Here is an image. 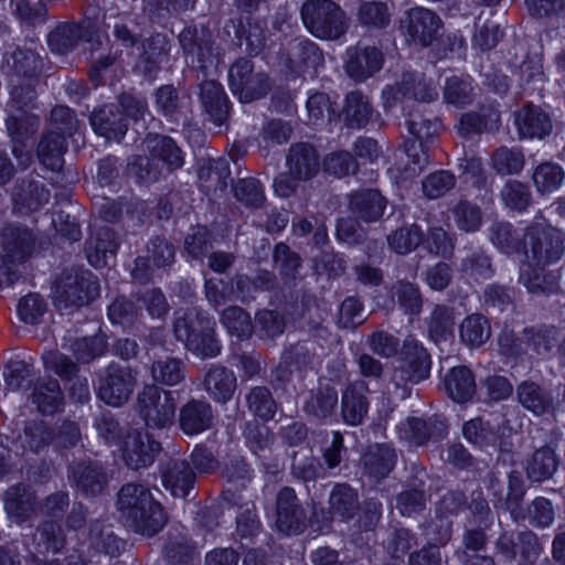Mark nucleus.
Segmentation results:
<instances>
[{
	"mask_svg": "<svg viewBox=\"0 0 565 565\" xmlns=\"http://www.w3.org/2000/svg\"><path fill=\"white\" fill-rule=\"evenodd\" d=\"M383 63V53L375 46L355 45L345 52V72L350 78L359 83L377 73Z\"/></svg>",
	"mask_w": 565,
	"mask_h": 565,
	"instance_id": "nucleus-15",
	"label": "nucleus"
},
{
	"mask_svg": "<svg viewBox=\"0 0 565 565\" xmlns=\"http://www.w3.org/2000/svg\"><path fill=\"white\" fill-rule=\"evenodd\" d=\"M170 44L162 34H154L143 43V51L139 56L138 65L149 77L154 76L162 63L168 61Z\"/></svg>",
	"mask_w": 565,
	"mask_h": 565,
	"instance_id": "nucleus-37",
	"label": "nucleus"
},
{
	"mask_svg": "<svg viewBox=\"0 0 565 565\" xmlns=\"http://www.w3.org/2000/svg\"><path fill=\"white\" fill-rule=\"evenodd\" d=\"M34 236L25 226H7L1 234L2 256L12 265L23 263L32 253Z\"/></svg>",
	"mask_w": 565,
	"mask_h": 565,
	"instance_id": "nucleus-21",
	"label": "nucleus"
},
{
	"mask_svg": "<svg viewBox=\"0 0 565 565\" xmlns=\"http://www.w3.org/2000/svg\"><path fill=\"white\" fill-rule=\"evenodd\" d=\"M30 398L39 413L53 415L63 405L64 394L57 380H40L34 384Z\"/></svg>",
	"mask_w": 565,
	"mask_h": 565,
	"instance_id": "nucleus-36",
	"label": "nucleus"
},
{
	"mask_svg": "<svg viewBox=\"0 0 565 565\" xmlns=\"http://www.w3.org/2000/svg\"><path fill=\"white\" fill-rule=\"evenodd\" d=\"M85 35L86 29L83 23L65 21L57 23L50 31L46 42L53 53L64 55L75 50Z\"/></svg>",
	"mask_w": 565,
	"mask_h": 565,
	"instance_id": "nucleus-31",
	"label": "nucleus"
},
{
	"mask_svg": "<svg viewBox=\"0 0 565 565\" xmlns=\"http://www.w3.org/2000/svg\"><path fill=\"white\" fill-rule=\"evenodd\" d=\"M147 148L156 162L162 161L171 169H178L183 163L181 150L170 137L157 135L148 138Z\"/></svg>",
	"mask_w": 565,
	"mask_h": 565,
	"instance_id": "nucleus-48",
	"label": "nucleus"
},
{
	"mask_svg": "<svg viewBox=\"0 0 565 565\" xmlns=\"http://www.w3.org/2000/svg\"><path fill=\"white\" fill-rule=\"evenodd\" d=\"M525 164L523 152L519 148H498L491 157V167L498 174H519Z\"/></svg>",
	"mask_w": 565,
	"mask_h": 565,
	"instance_id": "nucleus-52",
	"label": "nucleus"
},
{
	"mask_svg": "<svg viewBox=\"0 0 565 565\" xmlns=\"http://www.w3.org/2000/svg\"><path fill=\"white\" fill-rule=\"evenodd\" d=\"M490 241L507 255L522 253V238L510 223L497 222L489 228Z\"/></svg>",
	"mask_w": 565,
	"mask_h": 565,
	"instance_id": "nucleus-57",
	"label": "nucleus"
},
{
	"mask_svg": "<svg viewBox=\"0 0 565 565\" xmlns=\"http://www.w3.org/2000/svg\"><path fill=\"white\" fill-rule=\"evenodd\" d=\"M454 309L437 305L427 320V332L435 343L447 342L454 338L455 330Z\"/></svg>",
	"mask_w": 565,
	"mask_h": 565,
	"instance_id": "nucleus-40",
	"label": "nucleus"
},
{
	"mask_svg": "<svg viewBox=\"0 0 565 565\" xmlns=\"http://www.w3.org/2000/svg\"><path fill=\"white\" fill-rule=\"evenodd\" d=\"M199 88L204 111L215 126H222L230 114V100L223 86L213 79H206L199 85Z\"/></svg>",
	"mask_w": 565,
	"mask_h": 565,
	"instance_id": "nucleus-25",
	"label": "nucleus"
},
{
	"mask_svg": "<svg viewBox=\"0 0 565 565\" xmlns=\"http://www.w3.org/2000/svg\"><path fill=\"white\" fill-rule=\"evenodd\" d=\"M248 409L264 420L271 419L276 413V403L265 386L253 387L246 395Z\"/></svg>",
	"mask_w": 565,
	"mask_h": 565,
	"instance_id": "nucleus-63",
	"label": "nucleus"
},
{
	"mask_svg": "<svg viewBox=\"0 0 565 565\" xmlns=\"http://www.w3.org/2000/svg\"><path fill=\"white\" fill-rule=\"evenodd\" d=\"M430 356L427 350L413 337L403 345L402 366L394 371L393 382L399 386L407 382L417 383L429 375Z\"/></svg>",
	"mask_w": 565,
	"mask_h": 565,
	"instance_id": "nucleus-11",
	"label": "nucleus"
},
{
	"mask_svg": "<svg viewBox=\"0 0 565 565\" xmlns=\"http://www.w3.org/2000/svg\"><path fill=\"white\" fill-rule=\"evenodd\" d=\"M6 126L13 142L22 145L38 130L39 118L31 113L9 114Z\"/></svg>",
	"mask_w": 565,
	"mask_h": 565,
	"instance_id": "nucleus-61",
	"label": "nucleus"
},
{
	"mask_svg": "<svg viewBox=\"0 0 565 565\" xmlns=\"http://www.w3.org/2000/svg\"><path fill=\"white\" fill-rule=\"evenodd\" d=\"M338 402L337 390L329 384H320L317 388L309 391L302 409L309 417L323 420L334 413Z\"/></svg>",
	"mask_w": 565,
	"mask_h": 565,
	"instance_id": "nucleus-32",
	"label": "nucleus"
},
{
	"mask_svg": "<svg viewBox=\"0 0 565 565\" xmlns=\"http://www.w3.org/2000/svg\"><path fill=\"white\" fill-rule=\"evenodd\" d=\"M501 199L507 207L521 212L531 204L532 193L525 183L509 180L501 190Z\"/></svg>",
	"mask_w": 565,
	"mask_h": 565,
	"instance_id": "nucleus-64",
	"label": "nucleus"
},
{
	"mask_svg": "<svg viewBox=\"0 0 565 565\" xmlns=\"http://www.w3.org/2000/svg\"><path fill=\"white\" fill-rule=\"evenodd\" d=\"M73 476L78 489L85 494H98L107 483L104 469L94 462L78 463L73 470Z\"/></svg>",
	"mask_w": 565,
	"mask_h": 565,
	"instance_id": "nucleus-44",
	"label": "nucleus"
},
{
	"mask_svg": "<svg viewBox=\"0 0 565 565\" xmlns=\"http://www.w3.org/2000/svg\"><path fill=\"white\" fill-rule=\"evenodd\" d=\"M401 26L408 41L426 47L437 40L441 20L434 11L415 7L405 12V17L401 20Z\"/></svg>",
	"mask_w": 565,
	"mask_h": 565,
	"instance_id": "nucleus-10",
	"label": "nucleus"
},
{
	"mask_svg": "<svg viewBox=\"0 0 565 565\" xmlns=\"http://www.w3.org/2000/svg\"><path fill=\"white\" fill-rule=\"evenodd\" d=\"M331 513L342 520L352 519L359 509L358 492L345 483L334 486L329 498Z\"/></svg>",
	"mask_w": 565,
	"mask_h": 565,
	"instance_id": "nucleus-45",
	"label": "nucleus"
},
{
	"mask_svg": "<svg viewBox=\"0 0 565 565\" xmlns=\"http://www.w3.org/2000/svg\"><path fill=\"white\" fill-rule=\"evenodd\" d=\"M323 64V54L309 39H297L288 44L287 65L295 73L317 70Z\"/></svg>",
	"mask_w": 565,
	"mask_h": 565,
	"instance_id": "nucleus-28",
	"label": "nucleus"
},
{
	"mask_svg": "<svg viewBox=\"0 0 565 565\" xmlns=\"http://www.w3.org/2000/svg\"><path fill=\"white\" fill-rule=\"evenodd\" d=\"M286 167L289 173L302 180L309 181L320 170V157L315 147L307 142L292 145L286 156Z\"/></svg>",
	"mask_w": 565,
	"mask_h": 565,
	"instance_id": "nucleus-22",
	"label": "nucleus"
},
{
	"mask_svg": "<svg viewBox=\"0 0 565 565\" xmlns=\"http://www.w3.org/2000/svg\"><path fill=\"white\" fill-rule=\"evenodd\" d=\"M160 450L158 441L138 430L128 431L121 443V457L132 470L150 466Z\"/></svg>",
	"mask_w": 565,
	"mask_h": 565,
	"instance_id": "nucleus-13",
	"label": "nucleus"
},
{
	"mask_svg": "<svg viewBox=\"0 0 565 565\" xmlns=\"http://www.w3.org/2000/svg\"><path fill=\"white\" fill-rule=\"evenodd\" d=\"M516 397L521 406L534 416L555 417L565 403V385L551 390L527 380L516 386Z\"/></svg>",
	"mask_w": 565,
	"mask_h": 565,
	"instance_id": "nucleus-7",
	"label": "nucleus"
},
{
	"mask_svg": "<svg viewBox=\"0 0 565 565\" xmlns=\"http://www.w3.org/2000/svg\"><path fill=\"white\" fill-rule=\"evenodd\" d=\"M397 93L403 97L428 103L438 97L436 88L426 82L423 74L412 72L403 74L397 84Z\"/></svg>",
	"mask_w": 565,
	"mask_h": 565,
	"instance_id": "nucleus-46",
	"label": "nucleus"
},
{
	"mask_svg": "<svg viewBox=\"0 0 565 565\" xmlns=\"http://www.w3.org/2000/svg\"><path fill=\"white\" fill-rule=\"evenodd\" d=\"M306 513L292 488L285 487L276 500V526L279 532L296 535L303 531Z\"/></svg>",
	"mask_w": 565,
	"mask_h": 565,
	"instance_id": "nucleus-14",
	"label": "nucleus"
},
{
	"mask_svg": "<svg viewBox=\"0 0 565 565\" xmlns=\"http://www.w3.org/2000/svg\"><path fill=\"white\" fill-rule=\"evenodd\" d=\"M89 121L94 131L108 140H120L128 129L127 119L119 106L115 104L95 109Z\"/></svg>",
	"mask_w": 565,
	"mask_h": 565,
	"instance_id": "nucleus-26",
	"label": "nucleus"
},
{
	"mask_svg": "<svg viewBox=\"0 0 565 565\" xmlns=\"http://www.w3.org/2000/svg\"><path fill=\"white\" fill-rule=\"evenodd\" d=\"M563 233L548 224L543 217H536L522 236V254L535 265H551L558 262L565 252Z\"/></svg>",
	"mask_w": 565,
	"mask_h": 565,
	"instance_id": "nucleus-4",
	"label": "nucleus"
},
{
	"mask_svg": "<svg viewBox=\"0 0 565 565\" xmlns=\"http://www.w3.org/2000/svg\"><path fill=\"white\" fill-rule=\"evenodd\" d=\"M221 322L231 335L238 339L248 338L253 331L250 316L241 307L231 306L223 310Z\"/></svg>",
	"mask_w": 565,
	"mask_h": 565,
	"instance_id": "nucleus-60",
	"label": "nucleus"
},
{
	"mask_svg": "<svg viewBox=\"0 0 565 565\" xmlns=\"http://www.w3.org/2000/svg\"><path fill=\"white\" fill-rule=\"evenodd\" d=\"M515 125L523 138H543L552 131L550 117L536 106H524L515 115Z\"/></svg>",
	"mask_w": 565,
	"mask_h": 565,
	"instance_id": "nucleus-35",
	"label": "nucleus"
},
{
	"mask_svg": "<svg viewBox=\"0 0 565 565\" xmlns=\"http://www.w3.org/2000/svg\"><path fill=\"white\" fill-rule=\"evenodd\" d=\"M558 460L551 447H541L535 450L527 461V478L533 482H542L551 479L557 471Z\"/></svg>",
	"mask_w": 565,
	"mask_h": 565,
	"instance_id": "nucleus-42",
	"label": "nucleus"
},
{
	"mask_svg": "<svg viewBox=\"0 0 565 565\" xmlns=\"http://www.w3.org/2000/svg\"><path fill=\"white\" fill-rule=\"evenodd\" d=\"M43 62L38 52L29 47H14L3 54L1 72L12 79L33 78L42 71Z\"/></svg>",
	"mask_w": 565,
	"mask_h": 565,
	"instance_id": "nucleus-18",
	"label": "nucleus"
},
{
	"mask_svg": "<svg viewBox=\"0 0 565 565\" xmlns=\"http://www.w3.org/2000/svg\"><path fill=\"white\" fill-rule=\"evenodd\" d=\"M179 427L189 436L201 434L213 426L214 413L203 398H190L179 411Z\"/></svg>",
	"mask_w": 565,
	"mask_h": 565,
	"instance_id": "nucleus-19",
	"label": "nucleus"
},
{
	"mask_svg": "<svg viewBox=\"0 0 565 565\" xmlns=\"http://www.w3.org/2000/svg\"><path fill=\"white\" fill-rule=\"evenodd\" d=\"M99 294L94 274L83 268L64 270L54 281L52 298L58 310H73L88 305Z\"/></svg>",
	"mask_w": 565,
	"mask_h": 565,
	"instance_id": "nucleus-5",
	"label": "nucleus"
},
{
	"mask_svg": "<svg viewBox=\"0 0 565 565\" xmlns=\"http://www.w3.org/2000/svg\"><path fill=\"white\" fill-rule=\"evenodd\" d=\"M90 545L108 555H116L124 548V542L113 532L111 526L94 522L89 529Z\"/></svg>",
	"mask_w": 565,
	"mask_h": 565,
	"instance_id": "nucleus-58",
	"label": "nucleus"
},
{
	"mask_svg": "<svg viewBox=\"0 0 565 565\" xmlns=\"http://www.w3.org/2000/svg\"><path fill=\"white\" fill-rule=\"evenodd\" d=\"M369 385L363 380L348 384L341 397V414L345 424L361 425L369 412Z\"/></svg>",
	"mask_w": 565,
	"mask_h": 565,
	"instance_id": "nucleus-20",
	"label": "nucleus"
},
{
	"mask_svg": "<svg viewBox=\"0 0 565 565\" xmlns=\"http://www.w3.org/2000/svg\"><path fill=\"white\" fill-rule=\"evenodd\" d=\"M358 21L367 29H384L391 22V11L385 2H362L358 10Z\"/></svg>",
	"mask_w": 565,
	"mask_h": 565,
	"instance_id": "nucleus-56",
	"label": "nucleus"
},
{
	"mask_svg": "<svg viewBox=\"0 0 565 565\" xmlns=\"http://www.w3.org/2000/svg\"><path fill=\"white\" fill-rule=\"evenodd\" d=\"M385 207L386 200L377 190H361L350 196V211L358 218L367 223L380 220Z\"/></svg>",
	"mask_w": 565,
	"mask_h": 565,
	"instance_id": "nucleus-34",
	"label": "nucleus"
},
{
	"mask_svg": "<svg viewBox=\"0 0 565 565\" xmlns=\"http://www.w3.org/2000/svg\"><path fill=\"white\" fill-rule=\"evenodd\" d=\"M273 257L286 284L295 282L299 278L301 258L297 253L292 252L288 245L285 243L277 244Z\"/></svg>",
	"mask_w": 565,
	"mask_h": 565,
	"instance_id": "nucleus-55",
	"label": "nucleus"
},
{
	"mask_svg": "<svg viewBox=\"0 0 565 565\" xmlns=\"http://www.w3.org/2000/svg\"><path fill=\"white\" fill-rule=\"evenodd\" d=\"M500 125V114L492 107H481L478 111L461 114L457 130L461 137L469 138L483 131H494Z\"/></svg>",
	"mask_w": 565,
	"mask_h": 565,
	"instance_id": "nucleus-33",
	"label": "nucleus"
},
{
	"mask_svg": "<svg viewBox=\"0 0 565 565\" xmlns=\"http://www.w3.org/2000/svg\"><path fill=\"white\" fill-rule=\"evenodd\" d=\"M461 340L470 347H481L491 335V327L482 315H471L459 327Z\"/></svg>",
	"mask_w": 565,
	"mask_h": 565,
	"instance_id": "nucleus-50",
	"label": "nucleus"
},
{
	"mask_svg": "<svg viewBox=\"0 0 565 565\" xmlns=\"http://www.w3.org/2000/svg\"><path fill=\"white\" fill-rule=\"evenodd\" d=\"M397 452L391 444H375L367 448L361 457L363 473L372 482L379 483L394 469Z\"/></svg>",
	"mask_w": 565,
	"mask_h": 565,
	"instance_id": "nucleus-17",
	"label": "nucleus"
},
{
	"mask_svg": "<svg viewBox=\"0 0 565 565\" xmlns=\"http://www.w3.org/2000/svg\"><path fill=\"white\" fill-rule=\"evenodd\" d=\"M457 227L465 233L478 232L482 225L481 209L468 201L460 200L451 210Z\"/></svg>",
	"mask_w": 565,
	"mask_h": 565,
	"instance_id": "nucleus-59",
	"label": "nucleus"
},
{
	"mask_svg": "<svg viewBox=\"0 0 565 565\" xmlns=\"http://www.w3.org/2000/svg\"><path fill=\"white\" fill-rule=\"evenodd\" d=\"M525 492L526 490L522 473L518 470H512L508 477V494L505 499V505L515 522L524 519V512L521 509V503Z\"/></svg>",
	"mask_w": 565,
	"mask_h": 565,
	"instance_id": "nucleus-62",
	"label": "nucleus"
},
{
	"mask_svg": "<svg viewBox=\"0 0 565 565\" xmlns=\"http://www.w3.org/2000/svg\"><path fill=\"white\" fill-rule=\"evenodd\" d=\"M228 85L241 102L250 103L264 97L270 89L267 74L255 71L247 58L236 60L228 70Z\"/></svg>",
	"mask_w": 565,
	"mask_h": 565,
	"instance_id": "nucleus-8",
	"label": "nucleus"
},
{
	"mask_svg": "<svg viewBox=\"0 0 565 565\" xmlns=\"http://www.w3.org/2000/svg\"><path fill=\"white\" fill-rule=\"evenodd\" d=\"M117 508L127 525L143 535H154L167 523L161 504L143 484L122 486L117 495Z\"/></svg>",
	"mask_w": 565,
	"mask_h": 565,
	"instance_id": "nucleus-1",
	"label": "nucleus"
},
{
	"mask_svg": "<svg viewBox=\"0 0 565 565\" xmlns=\"http://www.w3.org/2000/svg\"><path fill=\"white\" fill-rule=\"evenodd\" d=\"M55 439V429L45 420H26L22 431L15 438V446L22 452L40 454Z\"/></svg>",
	"mask_w": 565,
	"mask_h": 565,
	"instance_id": "nucleus-24",
	"label": "nucleus"
},
{
	"mask_svg": "<svg viewBox=\"0 0 565 565\" xmlns=\"http://www.w3.org/2000/svg\"><path fill=\"white\" fill-rule=\"evenodd\" d=\"M65 150V137L54 130H49L40 140L36 152L45 168L56 171L63 166Z\"/></svg>",
	"mask_w": 565,
	"mask_h": 565,
	"instance_id": "nucleus-39",
	"label": "nucleus"
},
{
	"mask_svg": "<svg viewBox=\"0 0 565 565\" xmlns=\"http://www.w3.org/2000/svg\"><path fill=\"white\" fill-rule=\"evenodd\" d=\"M179 42L192 66L205 70L213 63V41L209 29L185 28L179 35Z\"/></svg>",
	"mask_w": 565,
	"mask_h": 565,
	"instance_id": "nucleus-16",
	"label": "nucleus"
},
{
	"mask_svg": "<svg viewBox=\"0 0 565 565\" xmlns=\"http://www.w3.org/2000/svg\"><path fill=\"white\" fill-rule=\"evenodd\" d=\"M119 247L115 232L108 226L95 228L86 242V256L89 264L96 268L107 265L108 258L114 257Z\"/></svg>",
	"mask_w": 565,
	"mask_h": 565,
	"instance_id": "nucleus-27",
	"label": "nucleus"
},
{
	"mask_svg": "<svg viewBox=\"0 0 565 565\" xmlns=\"http://www.w3.org/2000/svg\"><path fill=\"white\" fill-rule=\"evenodd\" d=\"M137 412L148 428L170 427L175 416V401L172 392L156 385H146L138 394Z\"/></svg>",
	"mask_w": 565,
	"mask_h": 565,
	"instance_id": "nucleus-6",
	"label": "nucleus"
},
{
	"mask_svg": "<svg viewBox=\"0 0 565 565\" xmlns=\"http://www.w3.org/2000/svg\"><path fill=\"white\" fill-rule=\"evenodd\" d=\"M203 388L213 401L225 404L235 393L236 376L232 370L212 364L204 375Z\"/></svg>",
	"mask_w": 565,
	"mask_h": 565,
	"instance_id": "nucleus-29",
	"label": "nucleus"
},
{
	"mask_svg": "<svg viewBox=\"0 0 565 565\" xmlns=\"http://www.w3.org/2000/svg\"><path fill=\"white\" fill-rule=\"evenodd\" d=\"M565 180L564 169L556 162L545 161L533 169L532 181L542 195L556 192Z\"/></svg>",
	"mask_w": 565,
	"mask_h": 565,
	"instance_id": "nucleus-41",
	"label": "nucleus"
},
{
	"mask_svg": "<svg viewBox=\"0 0 565 565\" xmlns=\"http://www.w3.org/2000/svg\"><path fill=\"white\" fill-rule=\"evenodd\" d=\"M423 242L424 232L417 224L399 227L387 235L390 248L399 255L411 253Z\"/></svg>",
	"mask_w": 565,
	"mask_h": 565,
	"instance_id": "nucleus-49",
	"label": "nucleus"
},
{
	"mask_svg": "<svg viewBox=\"0 0 565 565\" xmlns=\"http://www.w3.org/2000/svg\"><path fill=\"white\" fill-rule=\"evenodd\" d=\"M215 321L202 310L190 308L178 311L173 322L177 340L202 359L215 358L221 352L218 341L214 335Z\"/></svg>",
	"mask_w": 565,
	"mask_h": 565,
	"instance_id": "nucleus-2",
	"label": "nucleus"
},
{
	"mask_svg": "<svg viewBox=\"0 0 565 565\" xmlns=\"http://www.w3.org/2000/svg\"><path fill=\"white\" fill-rule=\"evenodd\" d=\"M462 434L467 441L481 449L497 445L498 435L495 429L481 418H473L465 423Z\"/></svg>",
	"mask_w": 565,
	"mask_h": 565,
	"instance_id": "nucleus-54",
	"label": "nucleus"
},
{
	"mask_svg": "<svg viewBox=\"0 0 565 565\" xmlns=\"http://www.w3.org/2000/svg\"><path fill=\"white\" fill-rule=\"evenodd\" d=\"M136 386V376L129 366L111 363L99 376L98 397L110 406L125 404Z\"/></svg>",
	"mask_w": 565,
	"mask_h": 565,
	"instance_id": "nucleus-9",
	"label": "nucleus"
},
{
	"mask_svg": "<svg viewBox=\"0 0 565 565\" xmlns=\"http://www.w3.org/2000/svg\"><path fill=\"white\" fill-rule=\"evenodd\" d=\"M445 387L448 395L457 403L470 401L476 393V381L470 369L455 366L445 377Z\"/></svg>",
	"mask_w": 565,
	"mask_h": 565,
	"instance_id": "nucleus-38",
	"label": "nucleus"
},
{
	"mask_svg": "<svg viewBox=\"0 0 565 565\" xmlns=\"http://www.w3.org/2000/svg\"><path fill=\"white\" fill-rule=\"evenodd\" d=\"M161 480L173 497L185 498L193 489L196 476L186 460L170 459L161 468Z\"/></svg>",
	"mask_w": 565,
	"mask_h": 565,
	"instance_id": "nucleus-23",
	"label": "nucleus"
},
{
	"mask_svg": "<svg viewBox=\"0 0 565 565\" xmlns=\"http://www.w3.org/2000/svg\"><path fill=\"white\" fill-rule=\"evenodd\" d=\"M2 500L9 519L19 524L33 519L40 511V501L35 491L25 483L9 487Z\"/></svg>",
	"mask_w": 565,
	"mask_h": 565,
	"instance_id": "nucleus-12",
	"label": "nucleus"
},
{
	"mask_svg": "<svg viewBox=\"0 0 565 565\" xmlns=\"http://www.w3.org/2000/svg\"><path fill=\"white\" fill-rule=\"evenodd\" d=\"M526 260L520 267L519 281L533 295H545L553 290V282L548 280L542 265L533 266Z\"/></svg>",
	"mask_w": 565,
	"mask_h": 565,
	"instance_id": "nucleus-53",
	"label": "nucleus"
},
{
	"mask_svg": "<svg viewBox=\"0 0 565 565\" xmlns=\"http://www.w3.org/2000/svg\"><path fill=\"white\" fill-rule=\"evenodd\" d=\"M32 543L38 553H60L65 545L64 531L57 522L44 521L36 527Z\"/></svg>",
	"mask_w": 565,
	"mask_h": 565,
	"instance_id": "nucleus-43",
	"label": "nucleus"
},
{
	"mask_svg": "<svg viewBox=\"0 0 565 565\" xmlns=\"http://www.w3.org/2000/svg\"><path fill=\"white\" fill-rule=\"evenodd\" d=\"M186 366L178 358L167 356L154 361L151 365V375L154 382L175 386L185 379Z\"/></svg>",
	"mask_w": 565,
	"mask_h": 565,
	"instance_id": "nucleus-47",
	"label": "nucleus"
},
{
	"mask_svg": "<svg viewBox=\"0 0 565 565\" xmlns=\"http://www.w3.org/2000/svg\"><path fill=\"white\" fill-rule=\"evenodd\" d=\"M14 207L21 213L39 210L50 200V191L36 180L22 179L13 188Z\"/></svg>",
	"mask_w": 565,
	"mask_h": 565,
	"instance_id": "nucleus-30",
	"label": "nucleus"
},
{
	"mask_svg": "<svg viewBox=\"0 0 565 565\" xmlns=\"http://www.w3.org/2000/svg\"><path fill=\"white\" fill-rule=\"evenodd\" d=\"M305 28L315 38L335 41L343 36L350 26L347 12L332 0H306L300 10Z\"/></svg>",
	"mask_w": 565,
	"mask_h": 565,
	"instance_id": "nucleus-3",
	"label": "nucleus"
},
{
	"mask_svg": "<svg viewBox=\"0 0 565 565\" xmlns=\"http://www.w3.org/2000/svg\"><path fill=\"white\" fill-rule=\"evenodd\" d=\"M373 109L369 98L361 92L354 90L345 98L344 115L351 127L362 128L371 119Z\"/></svg>",
	"mask_w": 565,
	"mask_h": 565,
	"instance_id": "nucleus-51",
	"label": "nucleus"
}]
</instances>
